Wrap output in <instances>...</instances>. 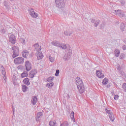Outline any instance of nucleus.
<instances>
[{
    "instance_id": "nucleus-1",
    "label": "nucleus",
    "mask_w": 126,
    "mask_h": 126,
    "mask_svg": "<svg viewBox=\"0 0 126 126\" xmlns=\"http://www.w3.org/2000/svg\"><path fill=\"white\" fill-rule=\"evenodd\" d=\"M75 81L76 82V84L77 85V87L79 93L82 94V93L84 92V90H85V88H84V85L83 84L82 80L79 78V77H77Z\"/></svg>"
},
{
    "instance_id": "nucleus-2",
    "label": "nucleus",
    "mask_w": 126,
    "mask_h": 126,
    "mask_svg": "<svg viewBox=\"0 0 126 126\" xmlns=\"http://www.w3.org/2000/svg\"><path fill=\"white\" fill-rule=\"evenodd\" d=\"M12 50L13 51L12 58L14 59L16 57L19 56V48L17 46H13L12 47Z\"/></svg>"
},
{
    "instance_id": "nucleus-3",
    "label": "nucleus",
    "mask_w": 126,
    "mask_h": 126,
    "mask_svg": "<svg viewBox=\"0 0 126 126\" xmlns=\"http://www.w3.org/2000/svg\"><path fill=\"white\" fill-rule=\"evenodd\" d=\"M55 3L59 8H63L65 6L64 0H55Z\"/></svg>"
},
{
    "instance_id": "nucleus-4",
    "label": "nucleus",
    "mask_w": 126,
    "mask_h": 126,
    "mask_svg": "<svg viewBox=\"0 0 126 126\" xmlns=\"http://www.w3.org/2000/svg\"><path fill=\"white\" fill-rule=\"evenodd\" d=\"M14 63L15 64H23L24 63V58L18 57L14 59Z\"/></svg>"
},
{
    "instance_id": "nucleus-5",
    "label": "nucleus",
    "mask_w": 126,
    "mask_h": 126,
    "mask_svg": "<svg viewBox=\"0 0 126 126\" xmlns=\"http://www.w3.org/2000/svg\"><path fill=\"white\" fill-rule=\"evenodd\" d=\"M25 68L26 71H30L32 69V63L29 61L25 62Z\"/></svg>"
},
{
    "instance_id": "nucleus-6",
    "label": "nucleus",
    "mask_w": 126,
    "mask_h": 126,
    "mask_svg": "<svg viewBox=\"0 0 126 126\" xmlns=\"http://www.w3.org/2000/svg\"><path fill=\"white\" fill-rule=\"evenodd\" d=\"M30 15L32 18H37L38 16V14L35 11H34V10L33 8H31L30 9Z\"/></svg>"
},
{
    "instance_id": "nucleus-7",
    "label": "nucleus",
    "mask_w": 126,
    "mask_h": 126,
    "mask_svg": "<svg viewBox=\"0 0 126 126\" xmlns=\"http://www.w3.org/2000/svg\"><path fill=\"white\" fill-rule=\"evenodd\" d=\"M9 41L10 43H11V44H13V45H14L15 44V42H16V38L15 37V35L14 34H11L9 38Z\"/></svg>"
},
{
    "instance_id": "nucleus-8",
    "label": "nucleus",
    "mask_w": 126,
    "mask_h": 126,
    "mask_svg": "<svg viewBox=\"0 0 126 126\" xmlns=\"http://www.w3.org/2000/svg\"><path fill=\"white\" fill-rule=\"evenodd\" d=\"M52 45L55 46V47H57V48H60L61 45H63V43L60 41L57 40H54L51 42Z\"/></svg>"
},
{
    "instance_id": "nucleus-9",
    "label": "nucleus",
    "mask_w": 126,
    "mask_h": 126,
    "mask_svg": "<svg viewBox=\"0 0 126 126\" xmlns=\"http://www.w3.org/2000/svg\"><path fill=\"white\" fill-rule=\"evenodd\" d=\"M106 112L107 114H108L110 120L111 121V122H114V121H115V117H114V114L111 112V111H106Z\"/></svg>"
},
{
    "instance_id": "nucleus-10",
    "label": "nucleus",
    "mask_w": 126,
    "mask_h": 126,
    "mask_svg": "<svg viewBox=\"0 0 126 126\" xmlns=\"http://www.w3.org/2000/svg\"><path fill=\"white\" fill-rule=\"evenodd\" d=\"M96 74L97 77L98 78H104V74H103L102 72H101V71L96 70Z\"/></svg>"
},
{
    "instance_id": "nucleus-11",
    "label": "nucleus",
    "mask_w": 126,
    "mask_h": 126,
    "mask_svg": "<svg viewBox=\"0 0 126 126\" xmlns=\"http://www.w3.org/2000/svg\"><path fill=\"white\" fill-rule=\"evenodd\" d=\"M36 74H37V71L35 69L32 70L30 72L29 76L30 78H33V77H35V75H36Z\"/></svg>"
},
{
    "instance_id": "nucleus-12",
    "label": "nucleus",
    "mask_w": 126,
    "mask_h": 126,
    "mask_svg": "<svg viewBox=\"0 0 126 126\" xmlns=\"http://www.w3.org/2000/svg\"><path fill=\"white\" fill-rule=\"evenodd\" d=\"M35 56H36L37 58V60H42L44 58V56L42 54V52L40 51H38L36 53Z\"/></svg>"
},
{
    "instance_id": "nucleus-13",
    "label": "nucleus",
    "mask_w": 126,
    "mask_h": 126,
    "mask_svg": "<svg viewBox=\"0 0 126 126\" xmlns=\"http://www.w3.org/2000/svg\"><path fill=\"white\" fill-rule=\"evenodd\" d=\"M115 12V14L119 16V17H124V13L122 12V11L118 10H114Z\"/></svg>"
},
{
    "instance_id": "nucleus-14",
    "label": "nucleus",
    "mask_w": 126,
    "mask_h": 126,
    "mask_svg": "<svg viewBox=\"0 0 126 126\" xmlns=\"http://www.w3.org/2000/svg\"><path fill=\"white\" fill-rule=\"evenodd\" d=\"M42 117H43V113L42 112H38L35 117L36 122H39Z\"/></svg>"
},
{
    "instance_id": "nucleus-15",
    "label": "nucleus",
    "mask_w": 126,
    "mask_h": 126,
    "mask_svg": "<svg viewBox=\"0 0 126 126\" xmlns=\"http://www.w3.org/2000/svg\"><path fill=\"white\" fill-rule=\"evenodd\" d=\"M0 69L1 71V74L4 75V77L6 76V73L5 72V68L2 65H0Z\"/></svg>"
},
{
    "instance_id": "nucleus-16",
    "label": "nucleus",
    "mask_w": 126,
    "mask_h": 126,
    "mask_svg": "<svg viewBox=\"0 0 126 126\" xmlns=\"http://www.w3.org/2000/svg\"><path fill=\"white\" fill-rule=\"evenodd\" d=\"M91 22L92 23H94V27H97V26H98V25L100 23V20H97L95 21V19H92L91 20Z\"/></svg>"
},
{
    "instance_id": "nucleus-17",
    "label": "nucleus",
    "mask_w": 126,
    "mask_h": 126,
    "mask_svg": "<svg viewBox=\"0 0 126 126\" xmlns=\"http://www.w3.org/2000/svg\"><path fill=\"white\" fill-rule=\"evenodd\" d=\"M35 51L38 52H41V46L39 45L38 43H35L34 45Z\"/></svg>"
},
{
    "instance_id": "nucleus-18",
    "label": "nucleus",
    "mask_w": 126,
    "mask_h": 126,
    "mask_svg": "<svg viewBox=\"0 0 126 126\" xmlns=\"http://www.w3.org/2000/svg\"><path fill=\"white\" fill-rule=\"evenodd\" d=\"M28 55H29V52L27 50H24L22 52V55L23 58H27V57H28Z\"/></svg>"
},
{
    "instance_id": "nucleus-19",
    "label": "nucleus",
    "mask_w": 126,
    "mask_h": 126,
    "mask_svg": "<svg viewBox=\"0 0 126 126\" xmlns=\"http://www.w3.org/2000/svg\"><path fill=\"white\" fill-rule=\"evenodd\" d=\"M24 84L28 86L30 85V80L28 78H26L23 80Z\"/></svg>"
},
{
    "instance_id": "nucleus-20",
    "label": "nucleus",
    "mask_w": 126,
    "mask_h": 126,
    "mask_svg": "<svg viewBox=\"0 0 126 126\" xmlns=\"http://www.w3.org/2000/svg\"><path fill=\"white\" fill-rule=\"evenodd\" d=\"M115 56L116 58H119L120 54H121V51L118 49H116L114 51Z\"/></svg>"
},
{
    "instance_id": "nucleus-21",
    "label": "nucleus",
    "mask_w": 126,
    "mask_h": 126,
    "mask_svg": "<svg viewBox=\"0 0 126 126\" xmlns=\"http://www.w3.org/2000/svg\"><path fill=\"white\" fill-rule=\"evenodd\" d=\"M27 76H28V71H24L21 74V77H22V78H24V77H27Z\"/></svg>"
},
{
    "instance_id": "nucleus-22",
    "label": "nucleus",
    "mask_w": 126,
    "mask_h": 126,
    "mask_svg": "<svg viewBox=\"0 0 126 126\" xmlns=\"http://www.w3.org/2000/svg\"><path fill=\"white\" fill-rule=\"evenodd\" d=\"M37 102H38V98H37V96H34L32 100V105H36Z\"/></svg>"
},
{
    "instance_id": "nucleus-23",
    "label": "nucleus",
    "mask_w": 126,
    "mask_h": 126,
    "mask_svg": "<svg viewBox=\"0 0 126 126\" xmlns=\"http://www.w3.org/2000/svg\"><path fill=\"white\" fill-rule=\"evenodd\" d=\"M3 3L4 6H5L6 8L9 9V2L8 0L4 1Z\"/></svg>"
},
{
    "instance_id": "nucleus-24",
    "label": "nucleus",
    "mask_w": 126,
    "mask_h": 126,
    "mask_svg": "<svg viewBox=\"0 0 126 126\" xmlns=\"http://www.w3.org/2000/svg\"><path fill=\"white\" fill-rule=\"evenodd\" d=\"M120 29L121 31H122V32L126 30V25H125L124 23H122L121 24Z\"/></svg>"
},
{
    "instance_id": "nucleus-25",
    "label": "nucleus",
    "mask_w": 126,
    "mask_h": 126,
    "mask_svg": "<svg viewBox=\"0 0 126 126\" xmlns=\"http://www.w3.org/2000/svg\"><path fill=\"white\" fill-rule=\"evenodd\" d=\"M72 33H73V32L70 31H66L64 32V34L65 36H70Z\"/></svg>"
},
{
    "instance_id": "nucleus-26",
    "label": "nucleus",
    "mask_w": 126,
    "mask_h": 126,
    "mask_svg": "<svg viewBox=\"0 0 126 126\" xmlns=\"http://www.w3.org/2000/svg\"><path fill=\"white\" fill-rule=\"evenodd\" d=\"M5 30L4 29V28L3 27V26H0V33L1 34H4L5 33Z\"/></svg>"
},
{
    "instance_id": "nucleus-27",
    "label": "nucleus",
    "mask_w": 126,
    "mask_h": 126,
    "mask_svg": "<svg viewBox=\"0 0 126 126\" xmlns=\"http://www.w3.org/2000/svg\"><path fill=\"white\" fill-rule=\"evenodd\" d=\"M49 126H57V122L56 121H50L49 122Z\"/></svg>"
},
{
    "instance_id": "nucleus-28",
    "label": "nucleus",
    "mask_w": 126,
    "mask_h": 126,
    "mask_svg": "<svg viewBox=\"0 0 126 126\" xmlns=\"http://www.w3.org/2000/svg\"><path fill=\"white\" fill-rule=\"evenodd\" d=\"M109 83L108 80L107 78H104L102 82L103 85H107Z\"/></svg>"
},
{
    "instance_id": "nucleus-29",
    "label": "nucleus",
    "mask_w": 126,
    "mask_h": 126,
    "mask_svg": "<svg viewBox=\"0 0 126 126\" xmlns=\"http://www.w3.org/2000/svg\"><path fill=\"white\" fill-rule=\"evenodd\" d=\"M59 48H61L62 50H65L67 49V47L66 46V44H60V46H59Z\"/></svg>"
},
{
    "instance_id": "nucleus-30",
    "label": "nucleus",
    "mask_w": 126,
    "mask_h": 126,
    "mask_svg": "<svg viewBox=\"0 0 126 126\" xmlns=\"http://www.w3.org/2000/svg\"><path fill=\"white\" fill-rule=\"evenodd\" d=\"M28 90V87L26 86L25 85H22V91L23 92H26Z\"/></svg>"
},
{
    "instance_id": "nucleus-31",
    "label": "nucleus",
    "mask_w": 126,
    "mask_h": 126,
    "mask_svg": "<svg viewBox=\"0 0 126 126\" xmlns=\"http://www.w3.org/2000/svg\"><path fill=\"white\" fill-rule=\"evenodd\" d=\"M19 41H20V43L23 44V45H25V44H26V42H25V39H24L22 37L20 38Z\"/></svg>"
},
{
    "instance_id": "nucleus-32",
    "label": "nucleus",
    "mask_w": 126,
    "mask_h": 126,
    "mask_svg": "<svg viewBox=\"0 0 126 126\" xmlns=\"http://www.w3.org/2000/svg\"><path fill=\"white\" fill-rule=\"evenodd\" d=\"M54 78H55V77H50L47 79V81H48V82H53V81H54Z\"/></svg>"
},
{
    "instance_id": "nucleus-33",
    "label": "nucleus",
    "mask_w": 126,
    "mask_h": 126,
    "mask_svg": "<svg viewBox=\"0 0 126 126\" xmlns=\"http://www.w3.org/2000/svg\"><path fill=\"white\" fill-rule=\"evenodd\" d=\"M49 59L50 62H51V63H54V62H55V58L54 57L49 56Z\"/></svg>"
},
{
    "instance_id": "nucleus-34",
    "label": "nucleus",
    "mask_w": 126,
    "mask_h": 126,
    "mask_svg": "<svg viewBox=\"0 0 126 126\" xmlns=\"http://www.w3.org/2000/svg\"><path fill=\"white\" fill-rule=\"evenodd\" d=\"M122 88L124 90L125 92H126V83H123L122 85Z\"/></svg>"
},
{
    "instance_id": "nucleus-35",
    "label": "nucleus",
    "mask_w": 126,
    "mask_h": 126,
    "mask_svg": "<svg viewBox=\"0 0 126 126\" xmlns=\"http://www.w3.org/2000/svg\"><path fill=\"white\" fill-rule=\"evenodd\" d=\"M60 126H68V123L64 122L63 124H62Z\"/></svg>"
},
{
    "instance_id": "nucleus-36",
    "label": "nucleus",
    "mask_w": 126,
    "mask_h": 126,
    "mask_svg": "<svg viewBox=\"0 0 126 126\" xmlns=\"http://www.w3.org/2000/svg\"><path fill=\"white\" fill-rule=\"evenodd\" d=\"M63 59L65 61H68V60H69V57H67V55H65L63 57Z\"/></svg>"
},
{
    "instance_id": "nucleus-37",
    "label": "nucleus",
    "mask_w": 126,
    "mask_h": 126,
    "mask_svg": "<svg viewBox=\"0 0 126 126\" xmlns=\"http://www.w3.org/2000/svg\"><path fill=\"white\" fill-rule=\"evenodd\" d=\"M60 73V70L57 69L55 73V76H59Z\"/></svg>"
},
{
    "instance_id": "nucleus-38",
    "label": "nucleus",
    "mask_w": 126,
    "mask_h": 126,
    "mask_svg": "<svg viewBox=\"0 0 126 126\" xmlns=\"http://www.w3.org/2000/svg\"><path fill=\"white\" fill-rule=\"evenodd\" d=\"M47 86H49V87H51L52 86H54V83L53 82L48 83L47 84Z\"/></svg>"
},
{
    "instance_id": "nucleus-39",
    "label": "nucleus",
    "mask_w": 126,
    "mask_h": 126,
    "mask_svg": "<svg viewBox=\"0 0 126 126\" xmlns=\"http://www.w3.org/2000/svg\"><path fill=\"white\" fill-rule=\"evenodd\" d=\"M70 117L71 118V119L74 118V112L72 111L71 114H70Z\"/></svg>"
},
{
    "instance_id": "nucleus-40",
    "label": "nucleus",
    "mask_w": 126,
    "mask_h": 126,
    "mask_svg": "<svg viewBox=\"0 0 126 126\" xmlns=\"http://www.w3.org/2000/svg\"><path fill=\"white\" fill-rule=\"evenodd\" d=\"M3 82H4V83L6 82V76L4 77V75H3Z\"/></svg>"
},
{
    "instance_id": "nucleus-41",
    "label": "nucleus",
    "mask_w": 126,
    "mask_h": 126,
    "mask_svg": "<svg viewBox=\"0 0 126 126\" xmlns=\"http://www.w3.org/2000/svg\"><path fill=\"white\" fill-rule=\"evenodd\" d=\"M114 100H118V99H119V95L117 94L115 95L114 96Z\"/></svg>"
},
{
    "instance_id": "nucleus-42",
    "label": "nucleus",
    "mask_w": 126,
    "mask_h": 126,
    "mask_svg": "<svg viewBox=\"0 0 126 126\" xmlns=\"http://www.w3.org/2000/svg\"><path fill=\"white\" fill-rule=\"evenodd\" d=\"M121 3L122 5L124 6L125 5V3H126V2L125 1V0H122L121 1Z\"/></svg>"
},
{
    "instance_id": "nucleus-43",
    "label": "nucleus",
    "mask_w": 126,
    "mask_h": 126,
    "mask_svg": "<svg viewBox=\"0 0 126 126\" xmlns=\"http://www.w3.org/2000/svg\"><path fill=\"white\" fill-rule=\"evenodd\" d=\"M117 70H121V69H122V67H121V65H118L117 66Z\"/></svg>"
},
{
    "instance_id": "nucleus-44",
    "label": "nucleus",
    "mask_w": 126,
    "mask_h": 126,
    "mask_svg": "<svg viewBox=\"0 0 126 126\" xmlns=\"http://www.w3.org/2000/svg\"><path fill=\"white\" fill-rule=\"evenodd\" d=\"M122 49H123V51H126V45H124L123 46H122Z\"/></svg>"
},
{
    "instance_id": "nucleus-45",
    "label": "nucleus",
    "mask_w": 126,
    "mask_h": 126,
    "mask_svg": "<svg viewBox=\"0 0 126 126\" xmlns=\"http://www.w3.org/2000/svg\"><path fill=\"white\" fill-rule=\"evenodd\" d=\"M15 77H16L15 76L13 77V83H14V82H15L16 81V80L15 79Z\"/></svg>"
},
{
    "instance_id": "nucleus-46",
    "label": "nucleus",
    "mask_w": 126,
    "mask_h": 126,
    "mask_svg": "<svg viewBox=\"0 0 126 126\" xmlns=\"http://www.w3.org/2000/svg\"><path fill=\"white\" fill-rule=\"evenodd\" d=\"M71 119H72V121H73V122H74V123H75V119L74 118V117L73 118H71Z\"/></svg>"
},
{
    "instance_id": "nucleus-47",
    "label": "nucleus",
    "mask_w": 126,
    "mask_h": 126,
    "mask_svg": "<svg viewBox=\"0 0 126 126\" xmlns=\"http://www.w3.org/2000/svg\"><path fill=\"white\" fill-rule=\"evenodd\" d=\"M124 56H125V55L123 54V55H122V57H122V56H120V59H124Z\"/></svg>"
},
{
    "instance_id": "nucleus-48",
    "label": "nucleus",
    "mask_w": 126,
    "mask_h": 126,
    "mask_svg": "<svg viewBox=\"0 0 126 126\" xmlns=\"http://www.w3.org/2000/svg\"><path fill=\"white\" fill-rule=\"evenodd\" d=\"M111 94H114V91H112Z\"/></svg>"
},
{
    "instance_id": "nucleus-49",
    "label": "nucleus",
    "mask_w": 126,
    "mask_h": 126,
    "mask_svg": "<svg viewBox=\"0 0 126 126\" xmlns=\"http://www.w3.org/2000/svg\"><path fill=\"white\" fill-rule=\"evenodd\" d=\"M124 75L126 76V77H125V81L126 82V74H124Z\"/></svg>"
},
{
    "instance_id": "nucleus-50",
    "label": "nucleus",
    "mask_w": 126,
    "mask_h": 126,
    "mask_svg": "<svg viewBox=\"0 0 126 126\" xmlns=\"http://www.w3.org/2000/svg\"><path fill=\"white\" fill-rule=\"evenodd\" d=\"M123 42H124V43H126V40H124Z\"/></svg>"
},
{
    "instance_id": "nucleus-51",
    "label": "nucleus",
    "mask_w": 126,
    "mask_h": 126,
    "mask_svg": "<svg viewBox=\"0 0 126 126\" xmlns=\"http://www.w3.org/2000/svg\"><path fill=\"white\" fill-rule=\"evenodd\" d=\"M102 25H101L100 26V27H101V28H102Z\"/></svg>"
},
{
    "instance_id": "nucleus-52",
    "label": "nucleus",
    "mask_w": 126,
    "mask_h": 126,
    "mask_svg": "<svg viewBox=\"0 0 126 126\" xmlns=\"http://www.w3.org/2000/svg\"><path fill=\"white\" fill-rule=\"evenodd\" d=\"M105 111H108V109L105 108Z\"/></svg>"
},
{
    "instance_id": "nucleus-53",
    "label": "nucleus",
    "mask_w": 126,
    "mask_h": 126,
    "mask_svg": "<svg viewBox=\"0 0 126 126\" xmlns=\"http://www.w3.org/2000/svg\"><path fill=\"white\" fill-rule=\"evenodd\" d=\"M10 0V1H12V0Z\"/></svg>"
},
{
    "instance_id": "nucleus-54",
    "label": "nucleus",
    "mask_w": 126,
    "mask_h": 126,
    "mask_svg": "<svg viewBox=\"0 0 126 126\" xmlns=\"http://www.w3.org/2000/svg\"><path fill=\"white\" fill-rule=\"evenodd\" d=\"M13 113H14V111H13Z\"/></svg>"
}]
</instances>
